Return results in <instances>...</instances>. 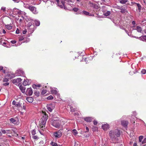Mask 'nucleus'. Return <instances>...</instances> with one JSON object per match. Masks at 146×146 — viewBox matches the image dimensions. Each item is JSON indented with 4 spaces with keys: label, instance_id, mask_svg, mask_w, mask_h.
<instances>
[{
    "label": "nucleus",
    "instance_id": "nucleus-25",
    "mask_svg": "<svg viewBox=\"0 0 146 146\" xmlns=\"http://www.w3.org/2000/svg\"><path fill=\"white\" fill-rule=\"evenodd\" d=\"M139 38L141 40L146 41V35L141 36Z\"/></svg>",
    "mask_w": 146,
    "mask_h": 146
},
{
    "label": "nucleus",
    "instance_id": "nucleus-20",
    "mask_svg": "<svg viewBox=\"0 0 146 146\" xmlns=\"http://www.w3.org/2000/svg\"><path fill=\"white\" fill-rule=\"evenodd\" d=\"M133 30H136L138 32L140 33H141L142 31V28L139 26H137L136 28L133 29Z\"/></svg>",
    "mask_w": 146,
    "mask_h": 146
},
{
    "label": "nucleus",
    "instance_id": "nucleus-31",
    "mask_svg": "<svg viewBox=\"0 0 146 146\" xmlns=\"http://www.w3.org/2000/svg\"><path fill=\"white\" fill-rule=\"evenodd\" d=\"M110 11H108L106 12H104V15L106 16H108L110 15Z\"/></svg>",
    "mask_w": 146,
    "mask_h": 146
},
{
    "label": "nucleus",
    "instance_id": "nucleus-9",
    "mask_svg": "<svg viewBox=\"0 0 146 146\" xmlns=\"http://www.w3.org/2000/svg\"><path fill=\"white\" fill-rule=\"evenodd\" d=\"M55 108V105L53 104H50L47 105V108L48 110L50 112H51Z\"/></svg>",
    "mask_w": 146,
    "mask_h": 146
},
{
    "label": "nucleus",
    "instance_id": "nucleus-55",
    "mask_svg": "<svg viewBox=\"0 0 146 146\" xmlns=\"http://www.w3.org/2000/svg\"><path fill=\"white\" fill-rule=\"evenodd\" d=\"M11 42L12 44H15L16 43V41L15 40H12Z\"/></svg>",
    "mask_w": 146,
    "mask_h": 146
},
{
    "label": "nucleus",
    "instance_id": "nucleus-57",
    "mask_svg": "<svg viewBox=\"0 0 146 146\" xmlns=\"http://www.w3.org/2000/svg\"><path fill=\"white\" fill-rule=\"evenodd\" d=\"M125 32L129 36H130V33H129L127 31H125Z\"/></svg>",
    "mask_w": 146,
    "mask_h": 146
},
{
    "label": "nucleus",
    "instance_id": "nucleus-15",
    "mask_svg": "<svg viewBox=\"0 0 146 146\" xmlns=\"http://www.w3.org/2000/svg\"><path fill=\"white\" fill-rule=\"evenodd\" d=\"M102 127L104 130L106 131L109 129L110 126L108 124L106 123L103 124Z\"/></svg>",
    "mask_w": 146,
    "mask_h": 146
},
{
    "label": "nucleus",
    "instance_id": "nucleus-28",
    "mask_svg": "<svg viewBox=\"0 0 146 146\" xmlns=\"http://www.w3.org/2000/svg\"><path fill=\"white\" fill-rule=\"evenodd\" d=\"M6 28L9 30H10L12 29V26L11 25V24L9 25H7L5 26Z\"/></svg>",
    "mask_w": 146,
    "mask_h": 146
},
{
    "label": "nucleus",
    "instance_id": "nucleus-35",
    "mask_svg": "<svg viewBox=\"0 0 146 146\" xmlns=\"http://www.w3.org/2000/svg\"><path fill=\"white\" fill-rule=\"evenodd\" d=\"M10 121L12 123H14L16 122V120L14 118H11L10 119Z\"/></svg>",
    "mask_w": 146,
    "mask_h": 146
},
{
    "label": "nucleus",
    "instance_id": "nucleus-50",
    "mask_svg": "<svg viewBox=\"0 0 146 146\" xmlns=\"http://www.w3.org/2000/svg\"><path fill=\"white\" fill-rule=\"evenodd\" d=\"M27 32V30L26 29H25L24 31H23L22 33L23 34H25Z\"/></svg>",
    "mask_w": 146,
    "mask_h": 146
},
{
    "label": "nucleus",
    "instance_id": "nucleus-37",
    "mask_svg": "<svg viewBox=\"0 0 146 146\" xmlns=\"http://www.w3.org/2000/svg\"><path fill=\"white\" fill-rule=\"evenodd\" d=\"M9 78H8L5 77V78L3 80V82H7L9 81Z\"/></svg>",
    "mask_w": 146,
    "mask_h": 146
},
{
    "label": "nucleus",
    "instance_id": "nucleus-19",
    "mask_svg": "<svg viewBox=\"0 0 146 146\" xmlns=\"http://www.w3.org/2000/svg\"><path fill=\"white\" fill-rule=\"evenodd\" d=\"M128 122L127 121H121V124L122 125L125 127H127Z\"/></svg>",
    "mask_w": 146,
    "mask_h": 146
},
{
    "label": "nucleus",
    "instance_id": "nucleus-56",
    "mask_svg": "<svg viewBox=\"0 0 146 146\" xmlns=\"http://www.w3.org/2000/svg\"><path fill=\"white\" fill-rule=\"evenodd\" d=\"M86 131L85 132H88L89 131L88 128V127H86Z\"/></svg>",
    "mask_w": 146,
    "mask_h": 146
},
{
    "label": "nucleus",
    "instance_id": "nucleus-53",
    "mask_svg": "<svg viewBox=\"0 0 146 146\" xmlns=\"http://www.w3.org/2000/svg\"><path fill=\"white\" fill-rule=\"evenodd\" d=\"M32 86H33V87L34 89H35V88H36V84H33Z\"/></svg>",
    "mask_w": 146,
    "mask_h": 146
},
{
    "label": "nucleus",
    "instance_id": "nucleus-16",
    "mask_svg": "<svg viewBox=\"0 0 146 146\" xmlns=\"http://www.w3.org/2000/svg\"><path fill=\"white\" fill-rule=\"evenodd\" d=\"M23 12L17 9H14L13 11V13L14 14L20 15L22 14Z\"/></svg>",
    "mask_w": 146,
    "mask_h": 146
},
{
    "label": "nucleus",
    "instance_id": "nucleus-39",
    "mask_svg": "<svg viewBox=\"0 0 146 146\" xmlns=\"http://www.w3.org/2000/svg\"><path fill=\"white\" fill-rule=\"evenodd\" d=\"M19 41H21L25 40V38L21 36L19 37Z\"/></svg>",
    "mask_w": 146,
    "mask_h": 146
},
{
    "label": "nucleus",
    "instance_id": "nucleus-22",
    "mask_svg": "<svg viewBox=\"0 0 146 146\" xmlns=\"http://www.w3.org/2000/svg\"><path fill=\"white\" fill-rule=\"evenodd\" d=\"M19 89L21 90V92L23 93H25V88L24 86H20L19 87Z\"/></svg>",
    "mask_w": 146,
    "mask_h": 146
},
{
    "label": "nucleus",
    "instance_id": "nucleus-11",
    "mask_svg": "<svg viewBox=\"0 0 146 146\" xmlns=\"http://www.w3.org/2000/svg\"><path fill=\"white\" fill-rule=\"evenodd\" d=\"M33 93V91L32 89L31 88H29L27 89L25 94L27 96H31L32 95Z\"/></svg>",
    "mask_w": 146,
    "mask_h": 146
},
{
    "label": "nucleus",
    "instance_id": "nucleus-8",
    "mask_svg": "<svg viewBox=\"0 0 146 146\" xmlns=\"http://www.w3.org/2000/svg\"><path fill=\"white\" fill-rule=\"evenodd\" d=\"M52 125L54 127L58 128L60 127V122L58 121L54 120L52 122Z\"/></svg>",
    "mask_w": 146,
    "mask_h": 146
},
{
    "label": "nucleus",
    "instance_id": "nucleus-14",
    "mask_svg": "<svg viewBox=\"0 0 146 146\" xmlns=\"http://www.w3.org/2000/svg\"><path fill=\"white\" fill-rule=\"evenodd\" d=\"M1 131L3 134H11L12 133L11 130V129L5 130L1 129Z\"/></svg>",
    "mask_w": 146,
    "mask_h": 146
},
{
    "label": "nucleus",
    "instance_id": "nucleus-59",
    "mask_svg": "<svg viewBox=\"0 0 146 146\" xmlns=\"http://www.w3.org/2000/svg\"><path fill=\"white\" fill-rule=\"evenodd\" d=\"M3 32L4 34H5L6 33V31L4 29L3 30Z\"/></svg>",
    "mask_w": 146,
    "mask_h": 146
},
{
    "label": "nucleus",
    "instance_id": "nucleus-61",
    "mask_svg": "<svg viewBox=\"0 0 146 146\" xmlns=\"http://www.w3.org/2000/svg\"><path fill=\"white\" fill-rule=\"evenodd\" d=\"M132 23L133 25H134L135 24V22L134 21H133L132 22Z\"/></svg>",
    "mask_w": 146,
    "mask_h": 146
},
{
    "label": "nucleus",
    "instance_id": "nucleus-17",
    "mask_svg": "<svg viewBox=\"0 0 146 146\" xmlns=\"http://www.w3.org/2000/svg\"><path fill=\"white\" fill-rule=\"evenodd\" d=\"M1 71L3 73L5 74L8 71L7 68L6 67L3 68L2 66H0V71Z\"/></svg>",
    "mask_w": 146,
    "mask_h": 146
},
{
    "label": "nucleus",
    "instance_id": "nucleus-26",
    "mask_svg": "<svg viewBox=\"0 0 146 146\" xmlns=\"http://www.w3.org/2000/svg\"><path fill=\"white\" fill-rule=\"evenodd\" d=\"M119 9L121 10L120 12L122 13H128V11L126 9L123 8H119Z\"/></svg>",
    "mask_w": 146,
    "mask_h": 146
},
{
    "label": "nucleus",
    "instance_id": "nucleus-44",
    "mask_svg": "<svg viewBox=\"0 0 146 146\" xmlns=\"http://www.w3.org/2000/svg\"><path fill=\"white\" fill-rule=\"evenodd\" d=\"M146 73V70L144 69H143L141 71V73L143 74H145Z\"/></svg>",
    "mask_w": 146,
    "mask_h": 146
},
{
    "label": "nucleus",
    "instance_id": "nucleus-64",
    "mask_svg": "<svg viewBox=\"0 0 146 146\" xmlns=\"http://www.w3.org/2000/svg\"><path fill=\"white\" fill-rule=\"evenodd\" d=\"M137 145V143H134L133 144V146H136Z\"/></svg>",
    "mask_w": 146,
    "mask_h": 146
},
{
    "label": "nucleus",
    "instance_id": "nucleus-27",
    "mask_svg": "<svg viewBox=\"0 0 146 146\" xmlns=\"http://www.w3.org/2000/svg\"><path fill=\"white\" fill-rule=\"evenodd\" d=\"M22 80V79L20 78H17L16 79H14L13 80V82L14 83H18L20 82H21Z\"/></svg>",
    "mask_w": 146,
    "mask_h": 146
},
{
    "label": "nucleus",
    "instance_id": "nucleus-2",
    "mask_svg": "<svg viewBox=\"0 0 146 146\" xmlns=\"http://www.w3.org/2000/svg\"><path fill=\"white\" fill-rule=\"evenodd\" d=\"M67 0H56V1L58 4V6L60 8H62L63 7L65 10H66L67 8L65 6V2L64 1H66Z\"/></svg>",
    "mask_w": 146,
    "mask_h": 146
},
{
    "label": "nucleus",
    "instance_id": "nucleus-54",
    "mask_svg": "<svg viewBox=\"0 0 146 146\" xmlns=\"http://www.w3.org/2000/svg\"><path fill=\"white\" fill-rule=\"evenodd\" d=\"M88 58H85L84 59V61L86 62V63H87V62H88Z\"/></svg>",
    "mask_w": 146,
    "mask_h": 146
},
{
    "label": "nucleus",
    "instance_id": "nucleus-41",
    "mask_svg": "<svg viewBox=\"0 0 146 146\" xmlns=\"http://www.w3.org/2000/svg\"><path fill=\"white\" fill-rule=\"evenodd\" d=\"M31 133L32 135H35L36 134V131L34 129L31 131Z\"/></svg>",
    "mask_w": 146,
    "mask_h": 146
},
{
    "label": "nucleus",
    "instance_id": "nucleus-12",
    "mask_svg": "<svg viewBox=\"0 0 146 146\" xmlns=\"http://www.w3.org/2000/svg\"><path fill=\"white\" fill-rule=\"evenodd\" d=\"M28 9H29L33 13L36 14L38 13V11L36 10V8L35 7L30 6H28Z\"/></svg>",
    "mask_w": 146,
    "mask_h": 146
},
{
    "label": "nucleus",
    "instance_id": "nucleus-7",
    "mask_svg": "<svg viewBox=\"0 0 146 146\" xmlns=\"http://www.w3.org/2000/svg\"><path fill=\"white\" fill-rule=\"evenodd\" d=\"M50 88V91L52 94H54L57 96V97H59L60 96V94L58 93L57 89L56 88Z\"/></svg>",
    "mask_w": 146,
    "mask_h": 146
},
{
    "label": "nucleus",
    "instance_id": "nucleus-47",
    "mask_svg": "<svg viewBox=\"0 0 146 146\" xmlns=\"http://www.w3.org/2000/svg\"><path fill=\"white\" fill-rule=\"evenodd\" d=\"M73 10L75 12H77L78 10V9L77 8H74L73 9Z\"/></svg>",
    "mask_w": 146,
    "mask_h": 146
},
{
    "label": "nucleus",
    "instance_id": "nucleus-51",
    "mask_svg": "<svg viewBox=\"0 0 146 146\" xmlns=\"http://www.w3.org/2000/svg\"><path fill=\"white\" fill-rule=\"evenodd\" d=\"M19 30L18 29H17L15 33L16 34H19Z\"/></svg>",
    "mask_w": 146,
    "mask_h": 146
},
{
    "label": "nucleus",
    "instance_id": "nucleus-18",
    "mask_svg": "<svg viewBox=\"0 0 146 146\" xmlns=\"http://www.w3.org/2000/svg\"><path fill=\"white\" fill-rule=\"evenodd\" d=\"M89 4L90 5L91 7H93L95 9H98V6L97 4L92 3L90 1L89 2Z\"/></svg>",
    "mask_w": 146,
    "mask_h": 146
},
{
    "label": "nucleus",
    "instance_id": "nucleus-63",
    "mask_svg": "<svg viewBox=\"0 0 146 146\" xmlns=\"http://www.w3.org/2000/svg\"><path fill=\"white\" fill-rule=\"evenodd\" d=\"M66 1L68 3H70L71 2V0H67Z\"/></svg>",
    "mask_w": 146,
    "mask_h": 146
},
{
    "label": "nucleus",
    "instance_id": "nucleus-23",
    "mask_svg": "<svg viewBox=\"0 0 146 146\" xmlns=\"http://www.w3.org/2000/svg\"><path fill=\"white\" fill-rule=\"evenodd\" d=\"M131 3H133L134 4L136 5L137 6V7L138 8V10L139 11V12H140L141 10V5L139 3H136L135 2H134V3L132 2Z\"/></svg>",
    "mask_w": 146,
    "mask_h": 146
},
{
    "label": "nucleus",
    "instance_id": "nucleus-24",
    "mask_svg": "<svg viewBox=\"0 0 146 146\" xmlns=\"http://www.w3.org/2000/svg\"><path fill=\"white\" fill-rule=\"evenodd\" d=\"M27 100L29 102L31 103L33 101L34 99L32 97H29L27 98Z\"/></svg>",
    "mask_w": 146,
    "mask_h": 146
},
{
    "label": "nucleus",
    "instance_id": "nucleus-3",
    "mask_svg": "<svg viewBox=\"0 0 146 146\" xmlns=\"http://www.w3.org/2000/svg\"><path fill=\"white\" fill-rule=\"evenodd\" d=\"M12 104L14 106L15 108L18 110H20L22 108L21 104L19 102H17L15 100L13 101Z\"/></svg>",
    "mask_w": 146,
    "mask_h": 146
},
{
    "label": "nucleus",
    "instance_id": "nucleus-38",
    "mask_svg": "<svg viewBox=\"0 0 146 146\" xmlns=\"http://www.w3.org/2000/svg\"><path fill=\"white\" fill-rule=\"evenodd\" d=\"M142 144H144L146 143L145 144L143 145V146H145L146 145V138H145L142 142Z\"/></svg>",
    "mask_w": 146,
    "mask_h": 146
},
{
    "label": "nucleus",
    "instance_id": "nucleus-5",
    "mask_svg": "<svg viewBox=\"0 0 146 146\" xmlns=\"http://www.w3.org/2000/svg\"><path fill=\"white\" fill-rule=\"evenodd\" d=\"M48 116L47 115L44 113V115L41 118V123L42 125H44L45 124L47 119Z\"/></svg>",
    "mask_w": 146,
    "mask_h": 146
},
{
    "label": "nucleus",
    "instance_id": "nucleus-32",
    "mask_svg": "<svg viewBox=\"0 0 146 146\" xmlns=\"http://www.w3.org/2000/svg\"><path fill=\"white\" fill-rule=\"evenodd\" d=\"M50 144L53 146H60V145H58L56 143L52 141L50 143Z\"/></svg>",
    "mask_w": 146,
    "mask_h": 146
},
{
    "label": "nucleus",
    "instance_id": "nucleus-58",
    "mask_svg": "<svg viewBox=\"0 0 146 146\" xmlns=\"http://www.w3.org/2000/svg\"><path fill=\"white\" fill-rule=\"evenodd\" d=\"M12 0L13 1L15 2L18 3L19 2V0Z\"/></svg>",
    "mask_w": 146,
    "mask_h": 146
},
{
    "label": "nucleus",
    "instance_id": "nucleus-43",
    "mask_svg": "<svg viewBox=\"0 0 146 146\" xmlns=\"http://www.w3.org/2000/svg\"><path fill=\"white\" fill-rule=\"evenodd\" d=\"M32 138L35 139H36V140H37L39 138L36 135H33L32 136Z\"/></svg>",
    "mask_w": 146,
    "mask_h": 146
},
{
    "label": "nucleus",
    "instance_id": "nucleus-60",
    "mask_svg": "<svg viewBox=\"0 0 146 146\" xmlns=\"http://www.w3.org/2000/svg\"><path fill=\"white\" fill-rule=\"evenodd\" d=\"M133 115H136V113L135 111H133Z\"/></svg>",
    "mask_w": 146,
    "mask_h": 146
},
{
    "label": "nucleus",
    "instance_id": "nucleus-33",
    "mask_svg": "<svg viewBox=\"0 0 146 146\" xmlns=\"http://www.w3.org/2000/svg\"><path fill=\"white\" fill-rule=\"evenodd\" d=\"M35 22L36 26H39L40 24V22L38 20H35Z\"/></svg>",
    "mask_w": 146,
    "mask_h": 146
},
{
    "label": "nucleus",
    "instance_id": "nucleus-46",
    "mask_svg": "<svg viewBox=\"0 0 146 146\" xmlns=\"http://www.w3.org/2000/svg\"><path fill=\"white\" fill-rule=\"evenodd\" d=\"M46 93V90H43L42 91L41 93L42 94L44 95Z\"/></svg>",
    "mask_w": 146,
    "mask_h": 146
},
{
    "label": "nucleus",
    "instance_id": "nucleus-13",
    "mask_svg": "<svg viewBox=\"0 0 146 146\" xmlns=\"http://www.w3.org/2000/svg\"><path fill=\"white\" fill-rule=\"evenodd\" d=\"M31 80L28 79L26 78V79H24V81L23 83V84L24 86L29 85L31 84Z\"/></svg>",
    "mask_w": 146,
    "mask_h": 146
},
{
    "label": "nucleus",
    "instance_id": "nucleus-42",
    "mask_svg": "<svg viewBox=\"0 0 146 146\" xmlns=\"http://www.w3.org/2000/svg\"><path fill=\"white\" fill-rule=\"evenodd\" d=\"M143 136H140L139 137V141L140 143L141 142L142 140L143 139Z\"/></svg>",
    "mask_w": 146,
    "mask_h": 146
},
{
    "label": "nucleus",
    "instance_id": "nucleus-49",
    "mask_svg": "<svg viewBox=\"0 0 146 146\" xmlns=\"http://www.w3.org/2000/svg\"><path fill=\"white\" fill-rule=\"evenodd\" d=\"M93 123L94 125H96L98 124V122L96 120H94V121Z\"/></svg>",
    "mask_w": 146,
    "mask_h": 146
},
{
    "label": "nucleus",
    "instance_id": "nucleus-45",
    "mask_svg": "<svg viewBox=\"0 0 146 146\" xmlns=\"http://www.w3.org/2000/svg\"><path fill=\"white\" fill-rule=\"evenodd\" d=\"M1 10L3 11V12H5L6 10V7H2L1 8Z\"/></svg>",
    "mask_w": 146,
    "mask_h": 146
},
{
    "label": "nucleus",
    "instance_id": "nucleus-21",
    "mask_svg": "<svg viewBox=\"0 0 146 146\" xmlns=\"http://www.w3.org/2000/svg\"><path fill=\"white\" fill-rule=\"evenodd\" d=\"M93 119L92 117H87L84 118V120L87 122H91Z\"/></svg>",
    "mask_w": 146,
    "mask_h": 146
},
{
    "label": "nucleus",
    "instance_id": "nucleus-4",
    "mask_svg": "<svg viewBox=\"0 0 146 146\" xmlns=\"http://www.w3.org/2000/svg\"><path fill=\"white\" fill-rule=\"evenodd\" d=\"M15 74L17 76H25L24 72L21 69L17 70L15 72Z\"/></svg>",
    "mask_w": 146,
    "mask_h": 146
},
{
    "label": "nucleus",
    "instance_id": "nucleus-48",
    "mask_svg": "<svg viewBox=\"0 0 146 146\" xmlns=\"http://www.w3.org/2000/svg\"><path fill=\"white\" fill-rule=\"evenodd\" d=\"M9 83L8 82H6V83L3 84V85L5 86H6L8 85Z\"/></svg>",
    "mask_w": 146,
    "mask_h": 146
},
{
    "label": "nucleus",
    "instance_id": "nucleus-34",
    "mask_svg": "<svg viewBox=\"0 0 146 146\" xmlns=\"http://www.w3.org/2000/svg\"><path fill=\"white\" fill-rule=\"evenodd\" d=\"M72 133L75 135H76L78 134V132L76 129H74L72 130Z\"/></svg>",
    "mask_w": 146,
    "mask_h": 146
},
{
    "label": "nucleus",
    "instance_id": "nucleus-30",
    "mask_svg": "<svg viewBox=\"0 0 146 146\" xmlns=\"http://www.w3.org/2000/svg\"><path fill=\"white\" fill-rule=\"evenodd\" d=\"M119 2L122 4H125L128 1V0H119Z\"/></svg>",
    "mask_w": 146,
    "mask_h": 146
},
{
    "label": "nucleus",
    "instance_id": "nucleus-6",
    "mask_svg": "<svg viewBox=\"0 0 146 146\" xmlns=\"http://www.w3.org/2000/svg\"><path fill=\"white\" fill-rule=\"evenodd\" d=\"M62 135V132L60 130L53 133V136L56 138L60 137Z\"/></svg>",
    "mask_w": 146,
    "mask_h": 146
},
{
    "label": "nucleus",
    "instance_id": "nucleus-36",
    "mask_svg": "<svg viewBox=\"0 0 146 146\" xmlns=\"http://www.w3.org/2000/svg\"><path fill=\"white\" fill-rule=\"evenodd\" d=\"M34 94L36 97H38L40 95V93L39 92H34Z\"/></svg>",
    "mask_w": 146,
    "mask_h": 146
},
{
    "label": "nucleus",
    "instance_id": "nucleus-40",
    "mask_svg": "<svg viewBox=\"0 0 146 146\" xmlns=\"http://www.w3.org/2000/svg\"><path fill=\"white\" fill-rule=\"evenodd\" d=\"M53 97L51 95L49 96L47 98V99L48 100H51L53 99Z\"/></svg>",
    "mask_w": 146,
    "mask_h": 146
},
{
    "label": "nucleus",
    "instance_id": "nucleus-52",
    "mask_svg": "<svg viewBox=\"0 0 146 146\" xmlns=\"http://www.w3.org/2000/svg\"><path fill=\"white\" fill-rule=\"evenodd\" d=\"M72 107H70V111L72 112H74L75 111V110L74 109H72Z\"/></svg>",
    "mask_w": 146,
    "mask_h": 146
},
{
    "label": "nucleus",
    "instance_id": "nucleus-1",
    "mask_svg": "<svg viewBox=\"0 0 146 146\" xmlns=\"http://www.w3.org/2000/svg\"><path fill=\"white\" fill-rule=\"evenodd\" d=\"M120 131L118 129L111 130L109 133V135L111 139H115L116 137H119L120 136Z\"/></svg>",
    "mask_w": 146,
    "mask_h": 146
},
{
    "label": "nucleus",
    "instance_id": "nucleus-62",
    "mask_svg": "<svg viewBox=\"0 0 146 146\" xmlns=\"http://www.w3.org/2000/svg\"><path fill=\"white\" fill-rule=\"evenodd\" d=\"M36 87H37L38 88L40 87L41 86V85L40 84L36 85Z\"/></svg>",
    "mask_w": 146,
    "mask_h": 146
},
{
    "label": "nucleus",
    "instance_id": "nucleus-29",
    "mask_svg": "<svg viewBox=\"0 0 146 146\" xmlns=\"http://www.w3.org/2000/svg\"><path fill=\"white\" fill-rule=\"evenodd\" d=\"M82 13L83 14L86 15H88L89 14V13L88 12L85 11H82V12L81 11L79 13L80 14H81Z\"/></svg>",
    "mask_w": 146,
    "mask_h": 146
},
{
    "label": "nucleus",
    "instance_id": "nucleus-10",
    "mask_svg": "<svg viewBox=\"0 0 146 146\" xmlns=\"http://www.w3.org/2000/svg\"><path fill=\"white\" fill-rule=\"evenodd\" d=\"M15 74L11 72H8L7 74L5 76V77L8 78L9 79H11L14 77Z\"/></svg>",
    "mask_w": 146,
    "mask_h": 146
}]
</instances>
